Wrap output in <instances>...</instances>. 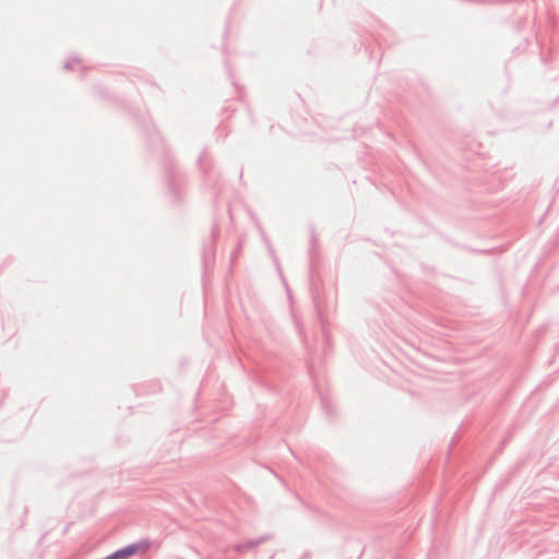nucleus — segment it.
<instances>
[{
	"instance_id": "nucleus-1",
	"label": "nucleus",
	"mask_w": 559,
	"mask_h": 559,
	"mask_svg": "<svg viewBox=\"0 0 559 559\" xmlns=\"http://www.w3.org/2000/svg\"><path fill=\"white\" fill-rule=\"evenodd\" d=\"M136 551H138V546H135V545L128 546L127 548L115 552L112 556L108 557L107 559H126V558L134 555Z\"/></svg>"
}]
</instances>
